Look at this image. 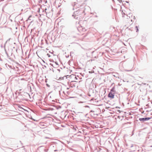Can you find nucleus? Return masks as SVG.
<instances>
[{
    "label": "nucleus",
    "mask_w": 152,
    "mask_h": 152,
    "mask_svg": "<svg viewBox=\"0 0 152 152\" xmlns=\"http://www.w3.org/2000/svg\"><path fill=\"white\" fill-rule=\"evenodd\" d=\"M75 78H76V79H77V77H75Z\"/></svg>",
    "instance_id": "obj_7"
},
{
    "label": "nucleus",
    "mask_w": 152,
    "mask_h": 152,
    "mask_svg": "<svg viewBox=\"0 0 152 152\" xmlns=\"http://www.w3.org/2000/svg\"><path fill=\"white\" fill-rule=\"evenodd\" d=\"M70 87H69V88H67L65 90L64 92H67V94H69L70 93L71 91V89H70V91H68V90H69L70 89Z\"/></svg>",
    "instance_id": "obj_4"
},
{
    "label": "nucleus",
    "mask_w": 152,
    "mask_h": 152,
    "mask_svg": "<svg viewBox=\"0 0 152 152\" xmlns=\"http://www.w3.org/2000/svg\"><path fill=\"white\" fill-rule=\"evenodd\" d=\"M122 15V17H124L125 15H126V14L125 13H124L123 11H122L121 12Z\"/></svg>",
    "instance_id": "obj_5"
},
{
    "label": "nucleus",
    "mask_w": 152,
    "mask_h": 152,
    "mask_svg": "<svg viewBox=\"0 0 152 152\" xmlns=\"http://www.w3.org/2000/svg\"><path fill=\"white\" fill-rule=\"evenodd\" d=\"M70 86L72 87L73 86L75 87L77 86V84L75 83V82L74 81H72L70 83Z\"/></svg>",
    "instance_id": "obj_2"
},
{
    "label": "nucleus",
    "mask_w": 152,
    "mask_h": 152,
    "mask_svg": "<svg viewBox=\"0 0 152 152\" xmlns=\"http://www.w3.org/2000/svg\"><path fill=\"white\" fill-rule=\"evenodd\" d=\"M115 92L114 87H113L111 89L110 92L108 95V97L112 99H113L114 97Z\"/></svg>",
    "instance_id": "obj_1"
},
{
    "label": "nucleus",
    "mask_w": 152,
    "mask_h": 152,
    "mask_svg": "<svg viewBox=\"0 0 152 152\" xmlns=\"http://www.w3.org/2000/svg\"><path fill=\"white\" fill-rule=\"evenodd\" d=\"M151 118H139V120L140 121H147L149 120Z\"/></svg>",
    "instance_id": "obj_3"
},
{
    "label": "nucleus",
    "mask_w": 152,
    "mask_h": 152,
    "mask_svg": "<svg viewBox=\"0 0 152 152\" xmlns=\"http://www.w3.org/2000/svg\"><path fill=\"white\" fill-rule=\"evenodd\" d=\"M135 28H136V31L137 32L138 30V27H137V26H136Z\"/></svg>",
    "instance_id": "obj_6"
}]
</instances>
